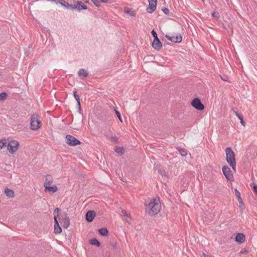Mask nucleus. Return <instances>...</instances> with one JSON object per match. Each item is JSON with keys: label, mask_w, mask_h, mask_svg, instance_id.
I'll return each instance as SVG.
<instances>
[{"label": "nucleus", "mask_w": 257, "mask_h": 257, "mask_svg": "<svg viewBox=\"0 0 257 257\" xmlns=\"http://www.w3.org/2000/svg\"><path fill=\"white\" fill-rule=\"evenodd\" d=\"M148 202V203L145 204L146 213L151 216L158 214L161 209L159 198L158 197L152 198Z\"/></svg>", "instance_id": "obj_1"}, {"label": "nucleus", "mask_w": 257, "mask_h": 257, "mask_svg": "<svg viewBox=\"0 0 257 257\" xmlns=\"http://www.w3.org/2000/svg\"><path fill=\"white\" fill-rule=\"evenodd\" d=\"M226 154V160L227 163L231 166L232 169L236 171V160L235 158V154L232 149L230 148H227L225 150Z\"/></svg>", "instance_id": "obj_2"}, {"label": "nucleus", "mask_w": 257, "mask_h": 257, "mask_svg": "<svg viewBox=\"0 0 257 257\" xmlns=\"http://www.w3.org/2000/svg\"><path fill=\"white\" fill-rule=\"evenodd\" d=\"M41 121L38 114H34L31 117L30 128L33 131H37L40 128Z\"/></svg>", "instance_id": "obj_3"}, {"label": "nucleus", "mask_w": 257, "mask_h": 257, "mask_svg": "<svg viewBox=\"0 0 257 257\" xmlns=\"http://www.w3.org/2000/svg\"><path fill=\"white\" fill-rule=\"evenodd\" d=\"M20 144L16 140H11L8 143V151L12 154H15L19 148Z\"/></svg>", "instance_id": "obj_4"}, {"label": "nucleus", "mask_w": 257, "mask_h": 257, "mask_svg": "<svg viewBox=\"0 0 257 257\" xmlns=\"http://www.w3.org/2000/svg\"><path fill=\"white\" fill-rule=\"evenodd\" d=\"M60 209L58 208H56L54 211V218L55 220L54 233L55 234H60L62 232V229L59 225L58 221V212Z\"/></svg>", "instance_id": "obj_5"}, {"label": "nucleus", "mask_w": 257, "mask_h": 257, "mask_svg": "<svg viewBox=\"0 0 257 257\" xmlns=\"http://www.w3.org/2000/svg\"><path fill=\"white\" fill-rule=\"evenodd\" d=\"M66 142L69 146H75L80 144V142L74 137L68 135L66 136Z\"/></svg>", "instance_id": "obj_6"}, {"label": "nucleus", "mask_w": 257, "mask_h": 257, "mask_svg": "<svg viewBox=\"0 0 257 257\" xmlns=\"http://www.w3.org/2000/svg\"><path fill=\"white\" fill-rule=\"evenodd\" d=\"M222 169L223 173L224 175L225 176L227 180L229 181H232L233 179V176L230 168L227 166H224L222 167Z\"/></svg>", "instance_id": "obj_7"}, {"label": "nucleus", "mask_w": 257, "mask_h": 257, "mask_svg": "<svg viewBox=\"0 0 257 257\" xmlns=\"http://www.w3.org/2000/svg\"><path fill=\"white\" fill-rule=\"evenodd\" d=\"M191 105L199 110H202L204 108V105L201 103V100L199 98H195L191 102Z\"/></svg>", "instance_id": "obj_8"}, {"label": "nucleus", "mask_w": 257, "mask_h": 257, "mask_svg": "<svg viewBox=\"0 0 257 257\" xmlns=\"http://www.w3.org/2000/svg\"><path fill=\"white\" fill-rule=\"evenodd\" d=\"M148 2L149 7L147 8V11L148 13L152 14L156 10L157 0H148Z\"/></svg>", "instance_id": "obj_9"}, {"label": "nucleus", "mask_w": 257, "mask_h": 257, "mask_svg": "<svg viewBox=\"0 0 257 257\" xmlns=\"http://www.w3.org/2000/svg\"><path fill=\"white\" fill-rule=\"evenodd\" d=\"M61 217H64V218L61 221H60V223L64 228H67L70 224V220L67 217V213L65 212L61 213Z\"/></svg>", "instance_id": "obj_10"}, {"label": "nucleus", "mask_w": 257, "mask_h": 257, "mask_svg": "<svg viewBox=\"0 0 257 257\" xmlns=\"http://www.w3.org/2000/svg\"><path fill=\"white\" fill-rule=\"evenodd\" d=\"M87 7L82 2L79 1L75 2L72 4V9H77L78 10H86Z\"/></svg>", "instance_id": "obj_11"}, {"label": "nucleus", "mask_w": 257, "mask_h": 257, "mask_svg": "<svg viewBox=\"0 0 257 257\" xmlns=\"http://www.w3.org/2000/svg\"><path fill=\"white\" fill-rule=\"evenodd\" d=\"M166 38L168 40L174 43H180L182 40V37L181 35H178L176 36H171L169 35H166Z\"/></svg>", "instance_id": "obj_12"}, {"label": "nucleus", "mask_w": 257, "mask_h": 257, "mask_svg": "<svg viewBox=\"0 0 257 257\" xmlns=\"http://www.w3.org/2000/svg\"><path fill=\"white\" fill-rule=\"evenodd\" d=\"M152 46L157 50H160L162 48V44L159 39L154 40Z\"/></svg>", "instance_id": "obj_13"}, {"label": "nucleus", "mask_w": 257, "mask_h": 257, "mask_svg": "<svg viewBox=\"0 0 257 257\" xmlns=\"http://www.w3.org/2000/svg\"><path fill=\"white\" fill-rule=\"evenodd\" d=\"M95 212L94 211H89L86 214V219L88 222H91L95 216Z\"/></svg>", "instance_id": "obj_14"}, {"label": "nucleus", "mask_w": 257, "mask_h": 257, "mask_svg": "<svg viewBox=\"0 0 257 257\" xmlns=\"http://www.w3.org/2000/svg\"><path fill=\"white\" fill-rule=\"evenodd\" d=\"M53 183V178L50 175H47L46 176L45 180L44 183V187L51 185Z\"/></svg>", "instance_id": "obj_15"}, {"label": "nucleus", "mask_w": 257, "mask_h": 257, "mask_svg": "<svg viewBox=\"0 0 257 257\" xmlns=\"http://www.w3.org/2000/svg\"><path fill=\"white\" fill-rule=\"evenodd\" d=\"M44 188H45V190L46 191H48V192H51V193H55L58 190L57 187L55 185H53L52 186L49 185V186H46Z\"/></svg>", "instance_id": "obj_16"}, {"label": "nucleus", "mask_w": 257, "mask_h": 257, "mask_svg": "<svg viewBox=\"0 0 257 257\" xmlns=\"http://www.w3.org/2000/svg\"><path fill=\"white\" fill-rule=\"evenodd\" d=\"M235 241L239 243H242L245 241V236L243 233H239L235 237Z\"/></svg>", "instance_id": "obj_17"}, {"label": "nucleus", "mask_w": 257, "mask_h": 257, "mask_svg": "<svg viewBox=\"0 0 257 257\" xmlns=\"http://www.w3.org/2000/svg\"><path fill=\"white\" fill-rule=\"evenodd\" d=\"M121 216L124 217V219L127 222L130 223L131 220V215L130 213L126 212L125 210L121 211Z\"/></svg>", "instance_id": "obj_18"}, {"label": "nucleus", "mask_w": 257, "mask_h": 257, "mask_svg": "<svg viewBox=\"0 0 257 257\" xmlns=\"http://www.w3.org/2000/svg\"><path fill=\"white\" fill-rule=\"evenodd\" d=\"M5 193L6 196L9 198H13L15 196L14 191L8 187H6L5 189Z\"/></svg>", "instance_id": "obj_19"}, {"label": "nucleus", "mask_w": 257, "mask_h": 257, "mask_svg": "<svg viewBox=\"0 0 257 257\" xmlns=\"http://www.w3.org/2000/svg\"><path fill=\"white\" fill-rule=\"evenodd\" d=\"M124 11L126 14L130 15L131 16H135L136 14L135 11L132 9L124 8Z\"/></svg>", "instance_id": "obj_20"}, {"label": "nucleus", "mask_w": 257, "mask_h": 257, "mask_svg": "<svg viewBox=\"0 0 257 257\" xmlns=\"http://www.w3.org/2000/svg\"><path fill=\"white\" fill-rule=\"evenodd\" d=\"M78 75L79 76L86 77L88 75L87 72L84 69H80L78 71Z\"/></svg>", "instance_id": "obj_21"}, {"label": "nucleus", "mask_w": 257, "mask_h": 257, "mask_svg": "<svg viewBox=\"0 0 257 257\" xmlns=\"http://www.w3.org/2000/svg\"><path fill=\"white\" fill-rule=\"evenodd\" d=\"M7 144L6 139L4 138L0 140V148L1 149L5 148Z\"/></svg>", "instance_id": "obj_22"}, {"label": "nucleus", "mask_w": 257, "mask_h": 257, "mask_svg": "<svg viewBox=\"0 0 257 257\" xmlns=\"http://www.w3.org/2000/svg\"><path fill=\"white\" fill-rule=\"evenodd\" d=\"M115 151L117 153L119 154L120 155L123 154L124 153L123 148L120 147H115Z\"/></svg>", "instance_id": "obj_23"}, {"label": "nucleus", "mask_w": 257, "mask_h": 257, "mask_svg": "<svg viewBox=\"0 0 257 257\" xmlns=\"http://www.w3.org/2000/svg\"><path fill=\"white\" fill-rule=\"evenodd\" d=\"M98 232L102 235L106 236L108 233V231L106 228H100L98 230Z\"/></svg>", "instance_id": "obj_24"}, {"label": "nucleus", "mask_w": 257, "mask_h": 257, "mask_svg": "<svg viewBox=\"0 0 257 257\" xmlns=\"http://www.w3.org/2000/svg\"><path fill=\"white\" fill-rule=\"evenodd\" d=\"M90 243L93 245H95L97 246L100 245L99 242L95 238H93L90 240Z\"/></svg>", "instance_id": "obj_25"}, {"label": "nucleus", "mask_w": 257, "mask_h": 257, "mask_svg": "<svg viewBox=\"0 0 257 257\" xmlns=\"http://www.w3.org/2000/svg\"><path fill=\"white\" fill-rule=\"evenodd\" d=\"M62 6H63L66 8L72 9V4L71 5L69 4L68 3L66 2L64 0H63L62 2Z\"/></svg>", "instance_id": "obj_26"}, {"label": "nucleus", "mask_w": 257, "mask_h": 257, "mask_svg": "<svg viewBox=\"0 0 257 257\" xmlns=\"http://www.w3.org/2000/svg\"><path fill=\"white\" fill-rule=\"evenodd\" d=\"M7 97V94L5 92H2L0 94V101L5 100Z\"/></svg>", "instance_id": "obj_27"}, {"label": "nucleus", "mask_w": 257, "mask_h": 257, "mask_svg": "<svg viewBox=\"0 0 257 257\" xmlns=\"http://www.w3.org/2000/svg\"><path fill=\"white\" fill-rule=\"evenodd\" d=\"M74 97L76 99L77 102V103H78V105L79 107H80V99L79 98V96L78 95H77V92L76 91H74Z\"/></svg>", "instance_id": "obj_28"}, {"label": "nucleus", "mask_w": 257, "mask_h": 257, "mask_svg": "<svg viewBox=\"0 0 257 257\" xmlns=\"http://www.w3.org/2000/svg\"><path fill=\"white\" fill-rule=\"evenodd\" d=\"M74 97L76 99L77 102V103H78V105L79 107H80V99L79 98V96L78 95H77V92L76 91H74Z\"/></svg>", "instance_id": "obj_29"}, {"label": "nucleus", "mask_w": 257, "mask_h": 257, "mask_svg": "<svg viewBox=\"0 0 257 257\" xmlns=\"http://www.w3.org/2000/svg\"><path fill=\"white\" fill-rule=\"evenodd\" d=\"M110 139L111 141H113V142H117L118 141V138H117V137L114 135H112L110 137Z\"/></svg>", "instance_id": "obj_30"}, {"label": "nucleus", "mask_w": 257, "mask_h": 257, "mask_svg": "<svg viewBox=\"0 0 257 257\" xmlns=\"http://www.w3.org/2000/svg\"><path fill=\"white\" fill-rule=\"evenodd\" d=\"M115 114L117 115V117L118 118L119 120L121 122H122L119 112L118 111H117V110L115 109Z\"/></svg>", "instance_id": "obj_31"}, {"label": "nucleus", "mask_w": 257, "mask_h": 257, "mask_svg": "<svg viewBox=\"0 0 257 257\" xmlns=\"http://www.w3.org/2000/svg\"><path fill=\"white\" fill-rule=\"evenodd\" d=\"M180 153L182 156H185L187 155V152L185 149H181L180 150Z\"/></svg>", "instance_id": "obj_32"}, {"label": "nucleus", "mask_w": 257, "mask_h": 257, "mask_svg": "<svg viewBox=\"0 0 257 257\" xmlns=\"http://www.w3.org/2000/svg\"><path fill=\"white\" fill-rule=\"evenodd\" d=\"M151 33H152V36L154 38V40L158 39V38L157 37V33L155 32V30H152L151 32Z\"/></svg>", "instance_id": "obj_33"}, {"label": "nucleus", "mask_w": 257, "mask_h": 257, "mask_svg": "<svg viewBox=\"0 0 257 257\" xmlns=\"http://www.w3.org/2000/svg\"><path fill=\"white\" fill-rule=\"evenodd\" d=\"M212 16L216 19H218L219 17V14L217 12H214L212 14Z\"/></svg>", "instance_id": "obj_34"}, {"label": "nucleus", "mask_w": 257, "mask_h": 257, "mask_svg": "<svg viewBox=\"0 0 257 257\" xmlns=\"http://www.w3.org/2000/svg\"><path fill=\"white\" fill-rule=\"evenodd\" d=\"M251 186L253 187V190H254V192L255 193L256 195H257V185H256L254 184H252L251 185Z\"/></svg>", "instance_id": "obj_35"}, {"label": "nucleus", "mask_w": 257, "mask_h": 257, "mask_svg": "<svg viewBox=\"0 0 257 257\" xmlns=\"http://www.w3.org/2000/svg\"><path fill=\"white\" fill-rule=\"evenodd\" d=\"M240 120V123L241 124L243 125V126H245V122L243 121V118H242V116H240V117H239L238 118Z\"/></svg>", "instance_id": "obj_36"}, {"label": "nucleus", "mask_w": 257, "mask_h": 257, "mask_svg": "<svg viewBox=\"0 0 257 257\" xmlns=\"http://www.w3.org/2000/svg\"><path fill=\"white\" fill-rule=\"evenodd\" d=\"M63 1V0H53L52 1L56 4H60L61 5H62Z\"/></svg>", "instance_id": "obj_37"}, {"label": "nucleus", "mask_w": 257, "mask_h": 257, "mask_svg": "<svg viewBox=\"0 0 257 257\" xmlns=\"http://www.w3.org/2000/svg\"><path fill=\"white\" fill-rule=\"evenodd\" d=\"M162 10L166 14H168L169 13V10L167 8H164Z\"/></svg>", "instance_id": "obj_38"}, {"label": "nucleus", "mask_w": 257, "mask_h": 257, "mask_svg": "<svg viewBox=\"0 0 257 257\" xmlns=\"http://www.w3.org/2000/svg\"><path fill=\"white\" fill-rule=\"evenodd\" d=\"M58 214H59V213ZM58 220L60 222V221H61L63 220V219L64 218V217H61V213L59 215H58Z\"/></svg>", "instance_id": "obj_39"}, {"label": "nucleus", "mask_w": 257, "mask_h": 257, "mask_svg": "<svg viewBox=\"0 0 257 257\" xmlns=\"http://www.w3.org/2000/svg\"><path fill=\"white\" fill-rule=\"evenodd\" d=\"M234 113L238 118H239V117L241 116V115L239 114L237 111H234Z\"/></svg>", "instance_id": "obj_40"}, {"label": "nucleus", "mask_w": 257, "mask_h": 257, "mask_svg": "<svg viewBox=\"0 0 257 257\" xmlns=\"http://www.w3.org/2000/svg\"><path fill=\"white\" fill-rule=\"evenodd\" d=\"M237 193H238V201L240 203L241 202V197L240 196V193H239V192H237Z\"/></svg>", "instance_id": "obj_41"}, {"label": "nucleus", "mask_w": 257, "mask_h": 257, "mask_svg": "<svg viewBox=\"0 0 257 257\" xmlns=\"http://www.w3.org/2000/svg\"><path fill=\"white\" fill-rule=\"evenodd\" d=\"M202 255L204 257H209L208 255L206 254L204 252L203 253Z\"/></svg>", "instance_id": "obj_42"}, {"label": "nucleus", "mask_w": 257, "mask_h": 257, "mask_svg": "<svg viewBox=\"0 0 257 257\" xmlns=\"http://www.w3.org/2000/svg\"><path fill=\"white\" fill-rule=\"evenodd\" d=\"M96 1H93V3H94V4L96 5V6H97V5H96V3H95V2H96Z\"/></svg>", "instance_id": "obj_43"}, {"label": "nucleus", "mask_w": 257, "mask_h": 257, "mask_svg": "<svg viewBox=\"0 0 257 257\" xmlns=\"http://www.w3.org/2000/svg\"><path fill=\"white\" fill-rule=\"evenodd\" d=\"M235 191L237 192V196L238 197V193H237V191L236 190H235Z\"/></svg>", "instance_id": "obj_44"}, {"label": "nucleus", "mask_w": 257, "mask_h": 257, "mask_svg": "<svg viewBox=\"0 0 257 257\" xmlns=\"http://www.w3.org/2000/svg\"><path fill=\"white\" fill-rule=\"evenodd\" d=\"M221 79H222V80H223V81H225V78H221Z\"/></svg>", "instance_id": "obj_45"}, {"label": "nucleus", "mask_w": 257, "mask_h": 257, "mask_svg": "<svg viewBox=\"0 0 257 257\" xmlns=\"http://www.w3.org/2000/svg\"><path fill=\"white\" fill-rule=\"evenodd\" d=\"M221 79H222V80H223V81H225V78H221Z\"/></svg>", "instance_id": "obj_46"}]
</instances>
